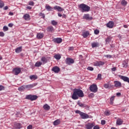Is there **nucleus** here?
Listing matches in <instances>:
<instances>
[{
    "instance_id": "nucleus-1",
    "label": "nucleus",
    "mask_w": 129,
    "mask_h": 129,
    "mask_svg": "<svg viewBox=\"0 0 129 129\" xmlns=\"http://www.w3.org/2000/svg\"><path fill=\"white\" fill-rule=\"evenodd\" d=\"M71 97L74 100H77L79 97H84V93H83L82 90L75 88L73 90Z\"/></svg>"
},
{
    "instance_id": "nucleus-2",
    "label": "nucleus",
    "mask_w": 129,
    "mask_h": 129,
    "mask_svg": "<svg viewBox=\"0 0 129 129\" xmlns=\"http://www.w3.org/2000/svg\"><path fill=\"white\" fill-rule=\"evenodd\" d=\"M78 8L81 13H88L90 11V7L86 4H81L78 6Z\"/></svg>"
},
{
    "instance_id": "nucleus-3",
    "label": "nucleus",
    "mask_w": 129,
    "mask_h": 129,
    "mask_svg": "<svg viewBox=\"0 0 129 129\" xmlns=\"http://www.w3.org/2000/svg\"><path fill=\"white\" fill-rule=\"evenodd\" d=\"M89 89L90 91L95 93V92H97L98 88H97V85H96V84H93L90 86Z\"/></svg>"
},
{
    "instance_id": "nucleus-4",
    "label": "nucleus",
    "mask_w": 129,
    "mask_h": 129,
    "mask_svg": "<svg viewBox=\"0 0 129 129\" xmlns=\"http://www.w3.org/2000/svg\"><path fill=\"white\" fill-rule=\"evenodd\" d=\"M25 98L26 99H29V100L33 101L34 100H36V99L38 98V96L36 95H27Z\"/></svg>"
},
{
    "instance_id": "nucleus-5",
    "label": "nucleus",
    "mask_w": 129,
    "mask_h": 129,
    "mask_svg": "<svg viewBox=\"0 0 129 129\" xmlns=\"http://www.w3.org/2000/svg\"><path fill=\"white\" fill-rule=\"evenodd\" d=\"M95 125V123L94 122H88L87 124H85V127L86 129H92L93 126Z\"/></svg>"
},
{
    "instance_id": "nucleus-6",
    "label": "nucleus",
    "mask_w": 129,
    "mask_h": 129,
    "mask_svg": "<svg viewBox=\"0 0 129 129\" xmlns=\"http://www.w3.org/2000/svg\"><path fill=\"white\" fill-rule=\"evenodd\" d=\"M21 68H15L13 70V73L14 75H19L21 73Z\"/></svg>"
},
{
    "instance_id": "nucleus-7",
    "label": "nucleus",
    "mask_w": 129,
    "mask_h": 129,
    "mask_svg": "<svg viewBox=\"0 0 129 129\" xmlns=\"http://www.w3.org/2000/svg\"><path fill=\"white\" fill-rule=\"evenodd\" d=\"M83 19H84V20H86L87 21H91V20H92L93 18L90 16V15L89 14H84Z\"/></svg>"
},
{
    "instance_id": "nucleus-8",
    "label": "nucleus",
    "mask_w": 129,
    "mask_h": 129,
    "mask_svg": "<svg viewBox=\"0 0 129 129\" xmlns=\"http://www.w3.org/2000/svg\"><path fill=\"white\" fill-rule=\"evenodd\" d=\"M66 64H68V65H71V64H73L74 63V59L68 57L66 59Z\"/></svg>"
},
{
    "instance_id": "nucleus-9",
    "label": "nucleus",
    "mask_w": 129,
    "mask_h": 129,
    "mask_svg": "<svg viewBox=\"0 0 129 129\" xmlns=\"http://www.w3.org/2000/svg\"><path fill=\"white\" fill-rule=\"evenodd\" d=\"M119 78L122 80H123L124 82H129V78L127 77H125L124 76L119 75Z\"/></svg>"
},
{
    "instance_id": "nucleus-10",
    "label": "nucleus",
    "mask_w": 129,
    "mask_h": 129,
    "mask_svg": "<svg viewBox=\"0 0 129 129\" xmlns=\"http://www.w3.org/2000/svg\"><path fill=\"white\" fill-rule=\"evenodd\" d=\"M80 116L82 119H86L87 118H89V115L83 112H82V114H81Z\"/></svg>"
},
{
    "instance_id": "nucleus-11",
    "label": "nucleus",
    "mask_w": 129,
    "mask_h": 129,
    "mask_svg": "<svg viewBox=\"0 0 129 129\" xmlns=\"http://www.w3.org/2000/svg\"><path fill=\"white\" fill-rule=\"evenodd\" d=\"M113 26H114V22H113V21H109L106 24L107 28H109L110 29H112V28H113Z\"/></svg>"
},
{
    "instance_id": "nucleus-12",
    "label": "nucleus",
    "mask_w": 129,
    "mask_h": 129,
    "mask_svg": "<svg viewBox=\"0 0 129 129\" xmlns=\"http://www.w3.org/2000/svg\"><path fill=\"white\" fill-rule=\"evenodd\" d=\"M53 41L54 42V43H56L57 44H60L62 43V38H53Z\"/></svg>"
},
{
    "instance_id": "nucleus-13",
    "label": "nucleus",
    "mask_w": 129,
    "mask_h": 129,
    "mask_svg": "<svg viewBox=\"0 0 129 129\" xmlns=\"http://www.w3.org/2000/svg\"><path fill=\"white\" fill-rule=\"evenodd\" d=\"M52 71H53V72L54 73H59V72L60 71V68L57 66H55L52 68Z\"/></svg>"
},
{
    "instance_id": "nucleus-14",
    "label": "nucleus",
    "mask_w": 129,
    "mask_h": 129,
    "mask_svg": "<svg viewBox=\"0 0 129 129\" xmlns=\"http://www.w3.org/2000/svg\"><path fill=\"white\" fill-rule=\"evenodd\" d=\"M14 127L16 129L22 128V124L20 123L16 122L14 123Z\"/></svg>"
},
{
    "instance_id": "nucleus-15",
    "label": "nucleus",
    "mask_w": 129,
    "mask_h": 129,
    "mask_svg": "<svg viewBox=\"0 0 129 129\" xmlns=\"http://www.w3.org/2000/svg\"><path fill=\"white\" fill-rule=\"evenodd\" d=\"M102 65H104V62L99 61H96L94 63V66H102Z\"/></svg>"
},
{
    "instance_id": "nucleus-16",
    "label": "nucleus",
    "mask_w": 129,
    "mask_h": 129,
    "mask_svg": "<svg viewBox=\"0 0 129 129\" xmlns=\"http://www.w3.org/2000/svg\"><path fill=\"white\" fill-rule=\"evenodd\" d=\"M54 10H56L58 12H63L64 10L60 6H55L53 7Z\"/></svg>"
},
{
    "instance_id": "nucleus-17",
    "label": "nucleus",
    "mask_w": 129,
    "mask_h": 129,
    "mask_svg": "<svg viewBox=\"0 0 129 129\" xmlns=\"http://www.w3.org/2000/svg\"><path fill=\"white\" fill-rule=\"evenodd\" d=\"M47 31L48 33H54V27L53 26H48L47 28Z\"/></svg>"
},
{
    "instance_id": "nucleus-18",
    "label": "nucleus",
    "mask_w": 129,
    "mask_h": 129,
    "mask_svg": "<svg viewBox=\"0 0 129 129\" xmlns=\"http://www.w3.org/2000/svg\"><path fill=\"white\" fill-rule=\"evenodd\" d=\"M114 83L115 87H120L121 86V83L119 81H115Z\"/></svg>"
},
{
    "instance_id": "nucleus-19",
    "label": "nucleus",
    "mask_w": 129,
    "mask_h": 129,
    "mask_svg": "<svg viewBox=\"0 0 129 129\" xmlns=\"http://www.w3.org/2000/svg\"><path fill=\"white\" fill-rule=\"evenodd\" d=\"M41 61L42 62V64H46V63H47V62H48V59H47V58H46V57L43 56L41 57Z\"/></svg>"
},
{
    "instance_id": "nucleus-20",
    "label": "nucleus",
    "mask_w": 129,
    "mask_h": 129,
    "mask_svg": "<svg viewBox=\"0 0 129 129\" xmlns=\"http://www.w3.org/2000/svg\"><path fill=\"white\" fill-rule=\"evenodd\" d=\"M82 36H83L84 38H87V37L89 36V31H85L83 32Z\"/></svg>"
},
{
    "instance_id": "nucleus-21",
    "label": "nucleus",
    "mask_w": 129,
    "mask_h": 129,
    "mask_svg": "<svg viewBox=\"0 0 129 129\" xmlns=\"http://www.w3.org/2000/svg\"><path fill=\"white\" fill-rule=\"evenodd\" d=\"M23 19L25 20V21H30V15L28 14H26L23 16Z\"/></svg>"
},
{
    "instance_id": "nucleus-22",
    "label": "nucleus",
    "mask_w": 129,
    "mask_h": 129,
    "mask_svg": "<svg viewBox=\"0 0 129 129\" xmlns=\"http://www.w3.org/2000/svg\"><path fill=\"white\" fill-rule=\"evenodd\" d=\"M78 105H79L80 107H86V105L84 103H82L80 102V101H78L77 103Z\"/></svg>"
},
{
    "instance_id": "nucleus-23",
    "label": "nucleus",
    "mask_w": 129,
    "mask_h": 129,
    "mask_svg": "<svg viewBox=\"0 0 129 129\" xmlns=\"http://www.w3.org/2000/svg\"><path fill=\"white\" fill-rule=\"evenodd\" d=\"M22 49L23 47L22 46H20L15 49V52L17 53V54H19V53H21V52H22Z\"/></svg>"
},
{
    "instance_id": "nucleus-24",
    "label": "nucleus",
    "mask_w": 129,
    "mask_h": 129,
    "mask_svg": "<svg viewBox=\"0 0 129 129\" xmlns=\"http://www.w3.org/2000/svg\"><path fill=\"white\" fill-rule=\"evenodd\" d=\"M29 78L31 80H36V79H38V77L36 75H33L30 76Z\"/></svg>"
},
{
    "instance_id": "nucleus-25",
    "label": "nucleus",
    "mask_w": 129,
    "mask_h": 129,
    "mask_svg": "<svg viewBox=\"0 0 129 129\" xmlns=\"http://www.w3.org/2000/svg\"><path fill=\"white\" fill-rule=\"evenodd\" d=\"M37 39H42L44 37V33H37L36 36Z\"/></svg>"
},
{
    "instance_id": "nucleus-26",
    "label": "nucleus",
    "mask_w": 129,
    "mask_h": 129,
    "mask_svg": "<svg viewBox=\"0 0 129 129\" xmlns=\"http://www.w3.org/2000/svg\"><path fill=\"white\" fill-rule=\"evenodd\" d=\"M91 46L92 47V48H95L96 47H98V46H99V43L98 42H93L91 44Z\"/></svg>"
},
{
    "instance_id": "nucleus-27",
    "label": "nucleus",
    "mask_w": 129,
    "mask_h": 129,
    "mask_svg": "<svg viewBox=\"0 0 129 129\" xmlns=\"http://www.w3.org/2000/svg\"><path fill=\"white\" fill-rule=\"evenodd\" d=\"M34 86H35V84H30V85H25V88H26V89H30V88H33V87H34Z\"/></svg>"
},
{
    "instance_id": "nucleus-28",
    "label": "nucleus",
    "mask_w": 129,
    "mask_h": 129,
    "mask_svg": "<svg viewBox=\"0 0 129 129\" xmlns=\"http://www.w3.org/2000/svg\"><path fill=\"white\" fill-rule=\"evenodd\" d=\"M61 122V121L60 120V119H57L55 120L54 122H53V125H58V124H60Z\"/></svg>"
},
{
    "instance_id": "nucleus-29",
    "label": "nucleus",
    "mask_w": 129,
    "mask_h": 129,
    "mask_svg": "<svg viewBox=\"0 0 129 129\" xmlns=\"http://www.w3.org/2000/svg\"><path fill=\"white\" fill-rule=\"evenodd\" d=\"M43 108L45 110H49L50 109V106L47 104H45L43 105Z\"/></svg>"
},
{
    "instance_id": "nucleus-30",
    "label": "nucleus",
    "mask_w": 129,
    "mask_h": 129,
    "mask_svg": "<svg viewBox=\"0 0 129 129\" xmlns=\"http://www.w3.org/2000/svg\"><path fill=\"white\" fill-rule=\"evenodd\" d=\"M45 9L48 11V12H51L52 11V10H53V8L51 7V6L49 5H46L45 6Z\"/></svg>"
},
{
    "instance_id": "nucleus-31",
    "label": "nucleus",
    "mask_w": 129,
    "mask_h": 129,
    "mask_svg": "<svg viewBox=\"0 0 129 129\" xmlns=\"http://www.w3.org/2000/svg\"><path fill=\"white\" fill-rule=\"evenodd\" d=\"M123 121L121 119H118L116 121V124L117 125H121L122 124Z\"/></svg>"
},
{
    "instance_id": "nucleus-32",
    "label": "nucleus",
    "mask_w": 129,
    "mask_h": 129,
    "mask_svg": "<svg viewBox=\"0 0 129 129\" xmlns=\"http://www.w3.org/2000/svg\"><path fill=\"white\" fill-rule=\"evenodd\" d=\"M42 62H41V61H37L35 63L34 66H35V67H40V66H41V65H42Z\"/></svg>"
},
{
    "instance_id": "nucleus-33",
    "label": "nucleus",
    "mask_w": 129,
    "mask_h": 129,
    "mask_svg": "<svg viewBox=\"0 0 129 129\" xmlns=\"http://www.w3.org/2000/svg\"><path fill=\"white\" fill-rule=\"evenodd\" d=\"M104 113L105 115H106V116H108L111 114L110 111H109V110H106V111H105Z\"/></svg>"
},
{
    "instance_id": "nucleus-34",
    "label": "nucleus",
    "mask_w": 129,
    "mask_h": 129,
    "mask_svg": "<svg viewBox=\"0 0 129 129\" xmlns=\"http://www.w3.org/2000/svg\"><path fill=\"white\" fill-rule=\"evenodd\" d=\"M26 89V86L25 85H23L21 86L20 87L18 88V90L19 91H23V90H25Z\"/></svg>"
},
{
    "instance_id": "nucleus-35",
    "label": "nucleus",
    "mask_w": 129,
    "mask_h": 129,
    "mask_svg": "<svg viewBox=\"0 0 129 129\" xmlns=\"http://www.w3.org/2000/svg\"><path fill=\"white\" fill-rule=\"evenodd\" d=\"M54 57L56 59V60H60L61 59V55L60 54H55L54 55Z\"/></svg>"
},
{
    "instance_id": "nucleus-36",
    "label": "nucleus",
    "mask_w": 129,
    "mask_h": 129,
    "mask_svg": "<svg viewBox=\"0 0 129 129\" xmlns=\"http://www.w3.org/2000/svg\"><path fill=\"white\" fill-rule=\"evenodd\" d=\"M121 4L122 6L125 7L127 5V2L125 1V0H122L121 2Z\"/></svg>"
},
{
    "instance_id": "nucleus-37",
    "label": "nucleus",
    "mask_w": 129,
    "mask_h": 129,
    "mask_svg": "<svg viewBox=\"0 0 129 129\" xmlns=\"http://www.w3.org/2000/svg\"><path fill=\"white\" fill-rule=\"evenodd\" d=\"M5 7V3L2 0H0V9H3Z\"/></svg>"
},
{
    "instance_id": "nucleus-38",
    "label": "nucleus",
    "mask_w": 129,
    "mask_h": 129,
    "mask_svg": "<svg viewBox=\"0 0 129 129\" xmlns=\"http://www.w3.org/2000/svg\"><path fill=\"white\" fill-rule=\"evenodd\" d=\"M128 64L125 62V61H124L122 62V67L123 68H126V67H127Z\"/></svg>"
},
{
    "instance_id": "nucleus-39",
    "label": "nucleus",
    "mask_w": 129,
    "mask_h": 129,
    "mask_svg": "<svg viewBox=\"0 0 129 129\" xmlns=\"http://www.w3.org/2000/svg\"><path fill=\"white\" fill-rule=\"evenodd\" d=\"M57 24L58 22H57V21L55 20L51 21V25H52V26H57Z\"/></svg>"
},
{
    "instance_id": "nucleus-40",
    "label": "nucleus",
    "mask_w": 129,
    "mask_h": 129,
    "mask_svg": "<svg viewBox=\"0 0 129 129\" xmlns=\"http://www.w3.org/2000/svg\"><path fill=\"white\" fill-rule=\"evenodd\" d=\"M3 31L4 32H7V31H9V27L7 26H4L3 27Z\"/></svg>"
},
{
    "instance_id": "nucleus-41",
    "label": "nucleus",
    "mask_w": 129,
    "mask_h": 129,
    "mask_svg": "<svg viewBox=\"0 0 129 129\" xmlns=\"http://www.w3.org/2000/svg\"><path fill=\"white\" fill-rule=\"evenodd\" d=\"M101 79H102L101 74H98L97 80H101Z\"/></svg>"
},
{
    "instance_id": "nucleus-42",
    "label": "nucleus",
    "mask_w": 129,
    "mask_h": 129,
    "mask_svg": "<svg viewBox=\"0 0 129 129\" xmlns=\"http://www.w3.org/2000/svg\"><path fill=\"white\" fill-rule=\"evenodd\" d=\"M115 96H112L110 98V104H112L113 103V100H114Z\"/></svg>"
},
{
    "instance_id": "nucleus-43",
    "label": "nucleus",
    "mask_w": 129,
    "mask_h": 129,
    "mask_svg": "<svg viewBox=\"0 0 129 129\" xmlns=\"http://www.w3.org/2000/svg\"><path fill=\"white\" fill-rule=\"evenodd\" d=\"M99 34V30L96 29L94 30V34L95 35H98Z\"/></svg>"
},
{
    "instance_id": "nucleus-44",
    "label": "nucleus",
    "mask_w": 129,
    "mask_h": 129,
    "mask_svg": "<svg viewBox=\"0 0 129 129\" xmlns=\"http://www.w3.org/2000/svg\"><path fill=\"white\" fill-rule=\"evenodd\" d=\"M93 129H100V127L99 125H95L93 126Z\"/></svg>"
},
{
    "instance_id": "nucleus-45",
    "label": "nucleus",
    "mask_w": 129,
    "mask_h": 129,
    "mask_svg": "<svg viewBox=\"0 0 129 129\" xmlns=\"http://www.w3.org/2000/svg\"><path fill=\"white\" fill-rule=\"evenodd\" d=\"M29 6H34V5H35V3H34V2L31 1L29 2Z\"/></svg>"
},
{
    "instance_id": "nucleus-46",
    "label": "nucleus",
    "mask_w": 129,
    "mask_h": 129,
    "mask_svg": "<svg viewBox=\"0 0 129 129\" xmlns=\"http://www.w3.org/2000/svg\"><path fill=\"white\" fill-rule=\"evenodd\" d=\"M76 113H78V114H80V115H81V114L82 113V112H81L80 110H76L75 111Z\"/></svg>"
},
{
    "instance_id": "nucleus-47",
    "label": "nucleus",
    "mask_w": 129,
    "mask_h": 129,
    "mask_svg": "<svg viewBox=\"0 0 129 129\" xmlns=\"http://www.w3.org/2000/svg\"><path fill=\"white\" fill-rule=\"evenodd\" d=\"M104 57H105L106 58H108L109 59H110V58H111V55L110 54L105 55Z\"/></svg>"
},
{
    "instance_id": "nucleus-48",
    "label": "nucleus",
    "mask_w": 129,
    "mask_h": 129,
    "mask_svg": "<svg viewBox=\"0 0 129 129\" xmlns=\"http://www.w3.org/2000/svg\"><path fill=\"white\" fill-rule=\"evenodd\" d=\"M88 70H89L90 71H93V68L91 67H88L87 68Z\"/></svg>"
},
{
    "instance_id": "nucleus-49",
    "label": "nucleus",
    "mask_w": 129,
    "mask_h": 129,
    "mask_svg": "<svg viewBox=\"0 0 129 129\" xmlns=\"http://www.w3.org/2000/svg\"><path fill=\"white\" fill-rule=\"evenodd\" d=\"M2 90H5V87L3 85H0V91H2Z\"/></svg>"
},
{
    "instance_id": "nucleus-50",
    "label": "nucleus",
    "mask_w": 129,
    "mask_h": 129,
    "mask_svg": "<svg viewBox=\"0 0 129 129\" xmlns=\"http://www.w3.org/2000/svg\"><path fill=\"white\" fill-rule=\"evenodd\" d=\"M5 36V33L3 32H0V37H4Z\"/></svg>"
},
{
    "instance_id": "nucleus-51",
    "label": "nucleus",
    "mask_w": 129,
    "mask_h": 129,
    "mask_svg": "<svg viewBox=\"0 0 129 129\" xmlns=\"http://www.w3.org/2000/svg\"><path fill=\"white\" fill-rule=\"evenodd\" d=\"M104 88L107 89L109 87L108 84H105L104 85Z\"/></svg>"
},
{
    "instance_id": "nucleus-52",
    "label": "nucleus",
    "mask_w": 129,
    "mask_h": 129,
    "mask_svg": "<svg viewBox=\"0 0 129 129\" xmlns=\"http://www.w3.org/2000/svg\"><path fill=\"white\" fill-rule=\"evenodd\" d=\"M40 16L42 17L44 19V18H45V14H44V13H41L40 14Z\"/></svg>"
},
{
    "instance_id": "nucleus-53",
    "label": "nucleus",
    "mask_w": 129,
    "mask_h": 129,
    "mask_svg": "<svg viewBox=\"0 0 129 129\" xmlns=\"http://www.w3.org/2000/svg\"><path fill=\"white\" fill-rule=\"evenodd\" d=\"M101 124H102V125L105 124V120H102L101 121Z\"/></svg>"
},
{
    "instance_id": "nucleus-54",
    "label": "nucleus",
    "mask_w": 129,
    "mask_h": 129,
    "mask_svg": "<svg viewBox=\"0 0 129 129\" xmlns=\"http://www.w3.org/2000/svg\"><path fill=\"white\" fill-rule=\"evenodd\" d=\"M33 128V125H29L27 126V129H32Z\"/></svg>"
},
{
    "instance_id": "nucleus-55",
    "label": "nucleus",
    "mask_w": 129,
    "mask_h": 129,
    "mask_svg": "<svg viewBox=\"0 0 129 129\" xmlns=\"http://www.w3.org/2000/svg\"><path fill=\"white\" fill-rule=\"evenodd\" d=\"M106 43H109L110 41L109 38H107L105 40Z\"/></svg>"
},
{
    "instance_id": "nucleus-56",
    "label": "nucleus",
    "mask_w": 129,
    "mask_h": 129,
    "mask_svg": "<svg viewBox=\"0 0 129 129\" xmlns=\"http://www.w3.org/2000/svg\"><path fill=\"white\" fill-rule=\"evenodd\" d=\"M13 26H14V24L13 23H9L8 24V26L10 27V28H12V27H13Z\"/></svg>"
},
{
    "instance_id": "nucleus-57",
    "label": "nucleus",
    "mask_w": 129,
    "mask_h": 129,
    "mask_svg": "<svg viewBox=\"0 0 129 129\" xmlns=\"http://www.w3.org/2000/svg\"><path fill=\"white\" fill-rule=\"evenodd\" d=\"M9 9V7L8 6H6L3 8V10L4 11H7V10H8Z\"/></svg>"
},
{
    "instance_id": "nucleus-58",
    "label": "nucleus",
    "mask_w": 129,
    "mask_h": 129,
    "mask_svg": "<svg viewBox=\"0 0 129 129\" xmlns=\"http://www.w3.org/2000/svg\"><path fill=\"white\" fill-rule=\"evenodd\" d=\"M69 50L70 51H71V50H74V47H73V46L70 47Z\"/></svg>"
},
{
    "instance_id": "nucleus-59",
    "label": "nucleus",
    "mask_w": 129,
    "mask_h": 129,
    "mask_svg": "<svg viewBox=\"0 0 129 129\" xmlns=\"http://www.w3.org/2000/svg\"><path fill=\"white\" fill-rule=\"evenodd\" d=\"M112 71H116V68H113L111 69Z\"/></svg>"
},
{
    "instance_id": "nucleus-60",
    "label": "nucleus",
    "mask_w": 129,
    "mask_h": 129,
    "mask_svg": "<svg viewBox=\"0 0 129 129\" xmlns=\"http://www.w3.org/2000/svg\"><path fill=\"white\" fill-rule=\"evenodd\" d=\"M26 9H27V10H32V7H31L30 6H27L26 7Z\"/></svg>"
},
{
    "instance_id": "nucleus-61",
    "label": "nucleus",
    "mask_w": 129,
    "mask_h": 129,
    "mask_svg": "<svg viewBox=\"0 0 129 129\" xmlns=\"http://www.w3.org/2000/svg\"><path fill=\"white\" fill-rule=\"evenodd\" d=\"M120 95H121V94L119 92H118V93H116L117 96H120Z\"/></svg>"
},
{
    "instance_id": "nucleus-62",
    "label": "nucleus",
    "mask_w": 129,
    "mask_h": 129,
    "mask_svg": "<svg viewBox=\"0 0 129 129\" xmlns=\"http://www.w3.org/2000/svg\"><path fill=\"white\" fill-rule=\"evenodd\" d=\"M9 15H10V16H14V13L13 12H10Z\"/></svg>"
},
{
    "instance_id": "nucleus-63",
    "label": "nucleus",
    "mask_w": 129,
    "mask_h": 129,
    "mask_svg": "<svg viewBox=\"0 0 129 129\" xmlns=\"http://www.w3.org/2000/svg\"><path fill=\"white\" fill-rule=\"evenodd\" d=\"M58 16L60 18H61V17H62V14L58 13Z\"/></svg>"
},
{
    "instance_id": "nucleus-64",
    "label": "nucleus",
    "mask_w": 129,
    "mask_h": 129,
    "mask_svg": "<svg viewBox=\"0 0 129 129\" xmlns=\"http://www.w3.org/2000/svg\"><path fill=\"white\" fill-rule=\"evenodd\" d=\"M62 18H66V15L63 14V15H62Z\"/></svg>"
}]
</instances>
